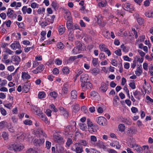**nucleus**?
Returning <instances> with one entry per match:
<instances>
[{"instance_id": "58836bf2", "label": "nucleus", "mask_w": 153, "mask_h": 153, "mask_svg": "<svg viewBox=\"0 0 153 153\" xmlns=\"http://www.w3.org/2000/svg\"><path fill=\"white\" fill-rule=\"evenodd\" d=\"M121 48L122 49L123 51L125 52H127L129 50L128 48L124 46L123 45H122L120 46Z\"/></svg>"}, {"instance_id": "7ed1b4c3", "label": "nucleus", "mask_w": 153, "mask_h": 153, "mask_svg": "<svg viewBox=\"0 0 153 153\" xmlns=\"http://www.w3.org/2000/svg\"><path fill=\"white\" fill-rule=\"evenodd\" d=\"M81 86L83 91H86L87 89L92 88L93 87L92 84L89 81L81 83Z\"/></svg>"}, {"instance_id": "c03bdc74", "label": "nucleus", "mask_w": 153, "mask_h": 153, "mask_svg": "<svg viewBox=\"0 0 153 153\" xmlns=\"http://www.w3.org/2000/svg\"><path fill=\"white\" fill-rule=\"evenodd\" d=\"M5 52H6L8 53L10 55H13V52L11 51L9 48H6L5 49V51H4Z\"/></svg>"}, {"instance_id": "cd10ccee", "label": "nucleus", "mask_w": 153, "mask_h": 153, "mask_svg": "<svg viewBox=\"0 0 153 153\" xmlns=\"http://www.w3.org/2000/svg\"><path fill=\"white\" fill-rule=\"evenodd\" d=\"M58 30L59 34H62L65 32V28L64 27H63V25L62 26H59V28Z\"/></svg>"}, {"instance_id": "79ce46f5", "label": "nucleus", "mask_w": 153, "mask_h": 153, "mask_svg": "<svg viewBox=\"0 0 153 153\" xmlns=\"http://www.w3.org/2000/svg\"><path fill=\"white\" fill-rule=\"evenodd\" d=\"M24 123L25 125H30L32 124V121L29 120H26L24 121Z\"/></svg>"}, {"instance_id": "dca6fc26", "label": "nucleus", "mask_w": 153, "mask_h": 153, "mask_svg": "<svg viewBox=\"0 0 153 153\" xmlns=\"http://www.w3.org/2000/svg\"><path fill=\"white\" fill-rule=\"evenodd\" d=\"M10 46L11 48L13 50L19 49L21 47L19 43V42H16L12 44Z\"/></svg>"}, {"instance_id": "a19ab883", "label": "nucleus", "mask_w": 153, "mask_h": 153, "mask_svg": "<svg viewBox=\"0 0 153 153\" xmlns=\"http://www.w3.org/2000/svg\"><path fill=\"white\" fill-rule=\"evenodd\" d=\"M107 150L108 153H118L117 151L111 148H108Z\"/></svg>"}, {"instance_id": "423d86ee", "label": "nucleus", "mask_w": 153, "mask_h": 153, "mask_svg": "<svg viewBox=\"0 0 153 153\" xmlns=\"http://www.w3.org/2000/svg\"><path fill=\"white\" fill-rule=\"evenodd\" d=\"M75 149H72L73 151H75L76 153H81L83 151V148L79 143H76L74 145Z\"/></svg>"}, {"instance_id": "393cba45", "label": "nucleus", "mask_w": 153, "mask_h": 153, "mask_svg": "<svg viewBox=\"0 0 153 153\" xmlns=\"http://www.w3.org/2000/svg\"><path fill=\"white\" fill-rule=\"evenodd\" d=\"M146 16L149 18H153V11H148L145 13Z\"/></svg>"}, {"instance_id": "4d7b16f0", "label": "nucleus", "mask_w": 153, "mask_h": 153, "mask_svg": "<svg viewBox=\"0 0 153 153\" xmlns=\"http://www.w3.org/2000/svg\"><path fill=\"white\" fill-rule=\"evenodd\" d=\"M137 63V62L136 60L134 59L133 62V63L131 65V68L134 69Z\"/></svg>"}, {"instance_id": "5701e85b", "label": "nucleus", "mask_w": 153, "mask_h": 153, "mask_svg": "<svg viewBox=\"0 0 153 153\" xmlns=\"http://www.w3.org/2000/svg\"><path fill=\"white\" fill-rule=\"evenodd\" d=\"M30 76L27 73L22 72V78L23 79H28L30 78Z\"/></svg>"}, {"instance_id": "b1692460", "label": "nucleus", "mask_w": 153, "mask_h": 153, "mask_svg": "<svg viewBox=\"0 0 153 153\" xmlns=\"http://www.w3.org/2000/svg\"><path fill=\"white\" fill-rule=\"evenodd\" d=\"M68 87V86L67 84H65L63 86L62 89V92L64 96H65L67 93Z\"/></svg>"}, {"instance_id": "a211bd4d", "label": "nucleus", "mask_w": 153, "mask_h": 153, "mask_svg": "<svg viewBox=\"0 0 153 153\" xmlns=\"http://www.w3.org/2000/svg\"><path fill=\"white\" fill-rule=\"evenodd\" d=\"M95 146L100 148H102L103 149H106V146L104 145L103 142L101 141H98L95 145Z\"/></svg>"}, {"instance_id": "a18cd8bd", "label": "nucleus", "mask_w": 153, "mask_h": 153, "mask_svg": "<svg viewBox=\"0 0 153 153\" xmlns=\"http://www.w3.org/2000/svg\"><path fill=\"white\" fill-rule=\"evenodd\" d=\"M57 48L60 49H62L64 48V45L61 42H59L57 45Z\"/></svg>"}, {"instance_id": "20e7f679", "label": "nucleus", "mask_w": 153, "mask_h": 153, "mask_svg": "<svg viewBox=\"0 0 153 153\" xmlns=\"http://www.w3.org/2000/svg\"><path fill=\"white\" fill-rule=\"evenodd\" d=\"M14 10L11 8H9L7 10V16L12 19H14L16 18L17 15L15 13H14Z\"/></svg>"}, {"instance_id": "ddd939ff", "label": "nucleus", "mask_w": 153, "mask_h": 153, "mask_svg": "<svg viewBox=\"0 0 153 153\" xmlns=\"http://www.w3.org/2000/svg\"><path fill=\"white\" fill-rule=\"evenodd\" d=\"M11 58L12 62H14L16 65L19 64L21 60L20 58L18 56H12Z\"/></svg>"}, {"instance_id": "a878e982", "label": "nucleus", "mask_w": 153, "mask_h": 153, "mask_svg": "<svg viewBox=\"0 0 153 153\" xmlns=\"http://www.w3.org/2000/svg\"><path fill=\"white\" fill-rule=\"evenodd\" d=\"M26 137V134H25L23 133L20 136H18L17 139L18 141H22Z\"/></svg>"}, {"instance_id": "4c0bfd02", "label": "nucleus", "mask_w": 153, "mask_h": 153, "mask_svg": "<svg viewBox=\"0 0 153 153\" xmlns=\"http://www.w3.org/2000/svg\"><path fill=\"white\" fill-rule=\"evenodd\" d=\"M92 143H95L97 141V138L96 136L93 135L91 136L90 137Z\"/></svg>"}, {"instance_id": "8fccbe9b", "label": "nucleus", "mask_w": 153, "mask_h": 153, "mask_svg": "<svg viewBox=\"0 0 153 153\" xmlns=\"http://www.w3.org/2000/svg\"><path fill=\"white\" fill-rule=\"evenodd\" d=\"M72 143V140L70 139H68L66 143V145L68 147Z\"/></svg>"}, {"instance_id": "6e6552de", "label": "nucleus", "mask_w": 153, "mask_h": 153, "mask_svg": "<svg viewBox=\"0 0 153 153\" xmlns=\"http://www.w3.org/2000/svg\"><path fill=\"white\" fill-rule=\"evenodd\" d=\"M44 142V139L41 138L39 139H35L33 143L35 145L38 146L42 145Z\"/></svg>"}, {"instance_id": "ea45409f", "label": "nucleus", "mask_w": 153, "mask_h": 153, "mask_svg": "<svg viewBox=\"0 0 153 153\" xmlns=\"http://www.w3.org/2000/svg\"><path fill=\"white\" fill-rule=\"evenodd\" d=\"M107 4V2L106 1H102L98 3L99 6L103 7H105Z\"/></svg>"}, {"instance_id": "6ab92c4d", "label": "nucleus", "mask_w": 153, "mask_h": 153, "mask_svg": "<svg viewBox=\"0 0 153 153\" xmlns=\"http://www.w3.org/2000/svg\"><path fill=\"white\" fill-rule=\"evenodd\" d=\"M123 8L125 10L131 11L133 9L131 8L130 5L129 3L125 4L123 6Z\"/></svg>"}, {"instance_id": "1a4fd4ad", "label": "nucleus", "mask_w": 153, "mask_h": 153, "mask_svg": "<svg viewBox=\"0 0 153 153\" xmlns=\"http://www.w3.org/2000/svg\"><path fill=\"white\" fill-rule=\"evenodd\" d=\"M53 140L55 142L58 143H62L64 142L62 137L60 135H54Z\"/></svg>"}, {"instance_id": "4468645a", "label": "nucleus", "mask_w": 153, "mask_h": 153, "mask_svg": "<svg viewBox=\"0 0 153 153\" xmlns=\"http://www.w3.org/2000/svg\"><path fill=\"white\" fill-rule=\"evenodd\" d=\"M81 50V45H79L74 48V49L72 50V53L74 54H76L78 53H79Z\"/></svg>"}, {"instance_id": "4be33fe9", "label": "nucleus", "mask_w": 153, "mask_h": 153, "mask_svg": "<svg viewBox=\"0 0 153 153\" xmlns=\"http://www.w3.org/2000/svg\"><path fill=\"white\" fill-rule=\"evenodd\" d=\"M90 72L93 75H96L99 73L100 70L98 68H95L91 70Z\"/></svg>"}, {"instance_id": "3c124183", "label": "nucleus", "mask_w": 153, "mask_h": 153, "mask_svg": "<svg viewBox=\"0 0 153 153\" xmlns=\"http://www.w3.org/2000/svg\"><path fill=\"white\" fill-rule=\"evenodd\" d=\"M72 21H67L66 22V27L68 29H69L71 25H72Z\"/></svg>"}, {"instance_id": "f03ea898", "label": "nucleus", "mask_w": 153, "mask_h": 153, "mask_svg": "<svg viewBox=\"0 0 153 153\" xmlns=\"http://www.w3.org/2000/svg\"><path fill=\"white\" fill-rule=\"evenodd\" d=\"M24 148V146L22 144H11L9 149L10 150H13L15 151L19 152L23 149Z\"/></svg>"}, {"instance_id": "2eb2a0df", "label": "nucleus", "mask_w": 153, "mask_h": 153, "mask_svg": "<svg viewBox=\"0 0 153 153\" xmlns=\"http://www.w3.org/2000/svg\"><path fill=\"white\" fill-rule=\"evenodd\" d=\"M35 134L36 135H39L40 136L43 135L44 137H46V135L43 133L42 130L41 128H38L37 129L35 132Z\"/></svg>"}, {"instance_id": "412c9836", "label": "nucleus", "mask_w": 153, "mask_h": 153, "mask_svg": "<svg viewBox=\"0 0 153 153\" xmlns=\"http://www.w3.org/2000/svg\"><path fill=\"white\" fill-rule=\"evenodd\" d=\"M77 93L76 90H73L71 92V99H76L77 98Z\"/></svg>"}, {"instance_id": "680f3d73", "label": "nucleus", "mask_w": 153, "mask_h": 153, "mask_svg": "<svg viewBox=\"0 0 153 153\" xmlns=\"http://www.w3.org/2000/svg\"><path fill=\"white\" fill-rule=\"evenodd\" d=\"M112 65L115 66H117V62L115 59H112L111 62Z\"/></svg>"}, {"instance_id": "72a5a7b5", "label": "nucleus", "mask_w": 153, "mask_h": 153, "mask_svg": "<svg viewBox=\"0 0 153 153\" xmlns=\"http://www.w3.org/2000/svg\"><path fill=\"white\" fill-rule=\"evenodd\" d=\"M62 71L63 73L65 74H67L69 73V70L66 67H63Z\"/></svg>"}, {"instance_id": "5fc2aeb1", "label": "nucleus", "mask_w": 153, "mask_h": 153, "mask_svg": "<svg viewBox=\"0 0 153 153\" xmlns=\"http://www.w3.org/2000/svg\"><path fill=\"white\" fill-rule=\"evenodd\" d=\"M50 94L51 97L54 98H56L57 97V94L55 91L51 92L50 93Z\"/></svg>"}, {"instance_id": "9d476101", "label": "nucleus", "mask_w": 153, "mask_h": 153, "mask_svg": "<svg viewBox=\"0 0 153 153\" xmlns=\"http://www.w3.org/2000/svg\"><path fill=\"white\" fill-rule=\"evenodd\" d=\"M32 110L34 111V113L35 114L40 116L42 114V113L40 109L36 106H33Z\"/></svg>"}, {"instance_id": "7c9ffc66", "label": "nucleus", "mask_w": 153, "mask_h": 153, "mask_svg": "<svg viewBox=\"0 0 153 153\" xmlns=\"http://www.w3.org/2000/svg\"><path fill=\"white\" fill-rule=\"evenodd\" d=\"M0 111L1 114L5 116L7 114V112L6 110L2 107H0Z\"/></svg>"}, {"instance_id": "6e6d98bb", "label": "nucleus", "mask_w": 153, "mask_h": 153, "mask_svg": "<svg viewBox=\"0 0 153 153\" xmlns=\"http://www.w3.org/2000/svg\"><path fill=\"white\" fill-rule=\"evenodd\" d=\"M138 52L139 53L140 56L142 57H144L146 54L144 52H143L141 50H138Z\"/></svg>"}, {"instance_id": "774afa93", "label": "nucleus", "mask_w": 153, "mask_h": 153, "mask_svg": "<svg viewBox=\"0 0 153 153\" xmlns=\"http://www.w3.org/2000/svg\"><path fill=\"white\" fill-rule=\"evenodd\" d=\"M36 69H37L39 72H40L41 71H42L44 69L43 66L42 65H41L38 67Z\"/></svg>"}, {"instance_id": "e433bc0d", "label": "nucleus", "mask_w": 153, "mask_h": 153, "mask_svg": "<svg viewBox=\"0 0 153 153\" xmlns=\"http://www.w3.org/2000/svg\"><path fill=\"white\" fill-rule=\"evenodd\" d=\"M45 96V94L44 92H40L38 94V97L39 98L42 99L44 98Z\"/></svg>"}, {"instance_id": "864d4df0", "label": "nucleus", "mask_w": 153, "mask_h": 153, "mask_svg": "<svg viewBox=\"0 0 153 153\" xmlns=\"http://www.w3.org/2000/svg\"><path fill=\"white\" fill-rule=\"evenodd\" d=\"M4 140H6L8 138V135L7 133L5 132H3L2 134Z\"/></svg>"}, {"instance_id": "bf43d9fd", "label": "nucleus", "mask_w": 153, "mask_h": 153, "mask_svg": "<svg viewBox=\"0 0 153 153\" xmlns=\"http://www.w3.org/2000/svg\"><path fill=\"white\" fill-rule=\"evenodd\" d=\"M129 85L130 87L133 89H135L136 88L135 83L134 82L130 83L129 84Z\"/></svg>"}, {"instance_id": "f704fd0d", "label": "nucleus", "mask_w": 153, "mask_h": 153, "mask_svg": "<svg viewBox=\"0 0 153 153\" xmlns=\"http://www.w3.org/2000/svg\"><path fill=\"white\" fill-rule=\"evenodd\" d=\"M80 128L83 130H85L87 127L85 124L83 123H80L79 125Z\"/></svg>"}, {"instance_id": "69168bd1", "label": "nucleus", "mask_w": 153, "mask_h": 153, "mask_svg": "<svg viewBox=\"0 0 153 153\" xmlns=\"http://www.w3.org/2000/svg\"><path fill=\"white\" fill-rule=\"evenodd\" d=\"M115 53L118 56H120L121 55V52L120 49H118L115 51Z\"/></svg>"}, {"instance_id": "aec40b11", "label": "nucleus", "mask_w": 153, "mask_h": 153, "mask_svg": "<svg viewBox=\"0 0 153 153\" xmlns=\"http://www.w3.org/2000/svg\"><path fill=\"white\" fill-rule=\"evenodd\" d=\"M135 17L137 19L138 23L140 25H141L143 23L144 19L140 17L139 15L136 14L135 15Z\"/></svg>"}, {"instance_id": "37998d69", "label": "nucleus", "mask_w": 153, "mask_h": 153, "mask_svg": "<svg viewBox=\"0 0 153 153\" xmlns=\"http://www.w3.org/2000/svg\"><path fill=\"white\" fill-rule=\"evenodd\" d=\"M73 128V126H67L65 129V132H67L68 131H71Z\"/></svg>"}, {"instance_id": "052dcab7", "label": "nucleus", "mask_w": 153, "mask_h": 153, "mask_svg": "<svg viewBox=\"0 0 153 153\" xmlns=\"http://www.w3.org/2000/svg\"><path fill=\"white\" fill-rule=\"evenodd\" d=\"M115 146L116 148L117 149H120L121 147V145L120 144L119 142L117 141H115Z\"/></svg>"}, {"instance_id": "49530a36", "label": "nucleus", "mask_w": 153, "mask_h": 153, "mask_svg": "<svg viewBox=\"0 0 153 153\" xmlns=\"http://www.w3.org/2000/svg\"><path fill=\"white\" fill-rule=\"evenodd\" d=\"M98 95V93L95 91H92L90 93V95L92 97H94Z\"/></svg>"}, {"instance_id": "2f4dec72", "label": "nucleus", "mask_w": 153, "mask_h": 153, "mask_svg": "<svg viewBox=\"0 0 153 153\" xmlns=\"http://www.w3.org/2000/svg\"><path fill=\"white\" fill-rule=\"evenodd\" d=\"M73 109L74 111L76 113L80 109V107L78 105H76L73 107Z\"/></svg>"}, {"instance_id": "f8f14e48", "label": "nucleus", "mask_w": 153, "mask_h": 153, "mask_svg": "<svg viewBox=\"0 0 153 153\" xmlns=\"http://www.w3.org/2000/svg\"><path fill=\"white\" fill-rule=\"evenodd\" d=\"M22 11L24 14H25L26 13L29 14H30L31 13L32 9L30 8H27L26 6H24L22 9Z\"/></svg>"}, {"instance_id": "bb28decb", "label": "nucleus", "mask_w": 153, "mask_h": 153, "mask_svg": "<svg viewBox=\"0 0 153 153\" xmlns=\"http://www.w3.org/2000/svg\"><path fill=\"white\" fill-rule=\"evenodd\" d=\"M100 49L101 51L104 52L107 49V47L104 44H101L99 46Z\"/></svg>"}, {"instance_id": "e2e57ef3", "label": "nucleus", "mask_w": 153, "mask_h": 153, "mask_svg": "<svg viewBox=\"0 0 153 153\" xmlns=\"http://www.w3.org/2000/svg\"><path fill=\"white\" fill-rule=\"evenodd\" d=\"M12 105L13 103H7L4 105V106L9 109H10L12 107Z\"/></svg>"}, {"instance_id": "473e14b6", "label": "nucleus", "mask_w": 153, "mask_h": 153, "mask_svg": "<svg viewBox=\"0 0 153 153\" xmlns=\"http://www.w3.org/2000/svg\"><path fill=\"white\" fill-rule=\"evenodd\" d=\"M118 128L119 131H123L125 129V126L124 125L121 124L119 125Z\"/></svg>"}, {"instance_id": "0eeeda50", "label": "nucleus", "mask_w": 153, "mask_h": 153, "mask_svg": "<svg viewBox=\"0 0 153 153\" xmlns=\"http://www.w3.org/2000/svg\"><path fill=\"white\" fill-rule=\"evenodd\" d=\"M108 88V85L106 83L102 82V83L101 86L99 88V91L102 93L105 92Z\"/></svg>"}, {"instance_id": "c85d7f7f", "label": "nucleus", "mask_w": 153, "mask_h": 153, "mask_svg": "<svg viewBox=\"0 0 153 153\" xmlns=\"http://www.w3.org/2000/svg\"><path fill=\"white\" fill-rule=\"evenodd\" d=\"M135 74L138 76H140L142 73L141 68L140 67L137 68L136 71L135 72Z\"/></svg>"}, {"instance_id": "13d9d810", "label": "nucleus", "mask_w": 153, "mask_h": 153, "mask_svg": "<svg viewBox=\"0 0 153 153\" xmlns=\"http://www.w3.org/2000/svg\"><path fill=\"white\" fill-rule=\"evenodd\" d=\"M45 9L43 7L41 9H39L37 11L38 13L39 14L43 13L45 11Z\"/></svg>"}, {"instance_id": "f257e3e1", "label": "nucleus", "mask_w": 153, "mask_h": 153, "mask_svg": "<svg viewBox=\"0 0 153 153\" xmlns=\"http://www.w3.org/2000/svg\"><path fill=\"white\" fill-rule=\"evenodd\" d=\"M87 123L88 131L91 133L96 132L98 129L97 125L94 124L89 119H87Z\"/></svg>"}, {"instance_id": "9b49d317", "label": "nucleus", "mask_w": 153, "mask_h": 153, "mask_svg": "<svg viewBox=\"0 0 153 153\" xmlns=\"http://www.w3.org/2000/svg\"><path fill=\"white\" fill-rule=\"evenodd\" d=\"M88 79V76L87 74H83L81 75L80 81L82 83L85 82H88L87 80Z\"/></svg>"}, {"instance_id": "338daca9", "label": "nucleus", "mask_w": 153, "mask_h": 153, "mask_svg": "<svg viewBox=\"0 0 153 153\" xmlns=\"http://www.w3.org/2000/svg\"><path fill=\"white\" fill-rule=\"evenodd\" d=\"M92 63L94 66H96L98 63V59L94 58L92 60Z\"/></svg>"}, {"instance_id": "f3484780", "label": "nucleus", "mask_w": 153, "mask_h": 153, "mask_svg": "<svg viewBox=\"0 0 153 153\" xmlns=\"http://www.w3.org/2000/svg\"><path fill=\"white\" fill-rule=\"evenodd\" d=\"M66 11L65 13H66V14L65 16V18L67 20V21H72V17L70 12L67 10Z\"/></svg>"}, {"instance_id": "0e129e2a", "label": "nucleus", "mask_w": 153, "mask_h": 153, "mask_svg": "<svg viewBox=\"0 0 153 153\" xmlns=\"http://www.w3.org/2000/svg\"><path fill=\"white\" fill-rule=\"evenodd\" d=\"M55 62L56 65H61L62 63V61L58 59H56Z\"/></svg>"}, {"instance_id": "c756f323", "label": "nucleus", "mask_w": 153, "mask_h": 153, "mask_svg": "<svg viewBox=\"0 0 153 153\" xmlns=\"http://www.w3.org/2000/svg\"><path fill=\"white\" fill-rule=\"evenodd\" d=\"M57 150L61 152H63L65 151L64 147L61 145H59L57 147Z\"/></svg>"}, {"instance_id": "39448f33", "label": "nucleus", "mask_w": 153, "mask_h": 153, "mask_svg": "<svg viewBox=\"0 0 153 153\" xmlns=\"http://www.w3.org/2000/svg\"><path fill=\"white\" fill-rule=\"evenodd\" d=\"M96 121L100 125L105 126L106 125V120L103 117H100L96 119Z\"/></svg>"}, {"instance_id": "c9c22d12", "label": "nucleus", "mask_w": 153, "mask_h": 153, "mask_svg": "<svg viewBox=\"0 0 153 153\" xmlns=\"http://www.w3.org/2000/svg\"><path fill=\"white\" fill-rule=\"evenodd\" d=\"M87 143L86 140H83L79 141L78 143H79L80 145H81L84 146H86L87 144Z\"/></svg>"}, {"instance_id": "de8ad7c7", "label": "nucleus", "mask_w": 153, "mask_h": 153, "mask_svg": "<svg viewBox=\"0 0 153 153\" xmlns=\"http://www.w3.org/2000/svg\"><path fill=\"white\" fill-rule=\"evenodd\" d=\"M51 146V143L48 141H46V148L48 149H49Z\"/></svg>"}, {"instance_id": "603ef678", "label": "nucleus", "mask_w": 153, "mask_h": 153, "mask_svg": "<svg viewBox=\"0 0 153 153\" xmlns=\"http://www.w3.org/2000/svg\"><path fill=\"white\" fill-rule=\"evenodd\" d=\"M51 5L54 9L58 8L57 4L56 1H53L51 4Z\"/></svg>"}, {"instance_id": "09e8293b", "label": "nucleus", "mask_w": 153, "mask_h": 153, "mask_svg": "<svg viewBox=\"0 0 153 153\" xmlns=\"http://www.w3.org/2000/svg\"><path fill=\"white\" fill-rule=\"evenodd\" d=\"M40 116L42 118V120L45 121L46 123H47L48 122L46 117L45 115H44L42 114Z\"/></svg>"}]
</instances>
